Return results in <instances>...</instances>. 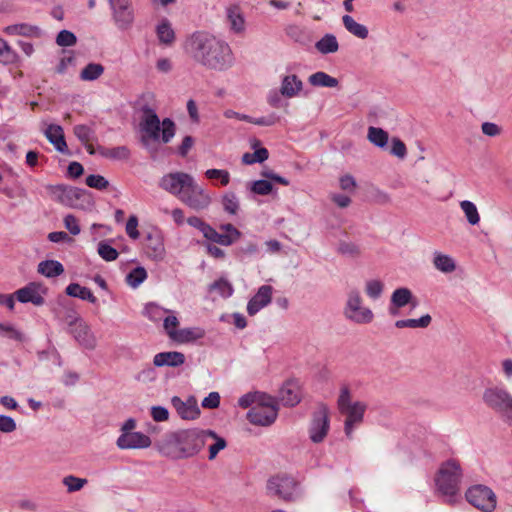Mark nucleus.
Wrapping results in <instances>:
<instances>
[{"instance_id":"obj_1","label":"nucleus","mask_w":512,"mask_h":512,"mask_svg":"<svg viewBox=\"0 0 512 512\" xmlns=\"http://www.w3.org/2000/svg\"><path fill=\"white\" fill-rule=\"evenodd\" d=\"M184 50L195 63L208 70L223 72L235 63L230 45L204 31H196L187 37Z\"/></svg>"},{"instance_id":"obj_2","label":"nucleus","mask_w":512,"mask_h":512,"mask_svg":"<svg viewBox=\"0 0 512 512\" xmlns=\"http://www.w3.org/2000/svg\"><path fill=\"white\" fill-rule=\"evenodd\" d=\"M211 430L183 429L170 432L158 442V451L172 459H183L196 455L207 443Z\"/></svg>"},{"instance_id":"obj_3","label":"nucleus","mask_w":512,"mask_h":512,"mask_svg":"<svg viewBox=\"0 0 512 512\" xmlns=\"http://www.w3.org/2000/svg\"><path fill=\"white\" fill-rule=\"evenodd\" d=\"M141 131L144 133L142 142L148 146V139L168 143L175 135V123L170 118H165L162 123L155 111L149 107L143 109V119L140 123Z\"/></svg>"},{"instance_id":"obj_4","label":"nucleus","mask_w":512,"mask_h":512,"mask_svg":"<svg viewBox=\"0 0 512 512\" xmlns=\"http://www.w3.org/2000/svg\"><path fill=\"white\" fill-rule=\"evenodd\" d=\"M462 469L459 462L450 459L441 464L436 477L435 485L437 490L452 502L460 490Z\"/></svg>"},{"instance_id":"obj_5","label":"nucleus","mask_w":512,"mask_h":512,"mask_svg":"<svg viewBox=\"0 0 512 512\" xmlns=\"http://www.w3.org/2000/svg\"><path fill=\"white\" fill-rule=\"evenodd\" d=\"M339 412L346 416L344 431L351 438L354 426L362 423L367 405L364 402H351V392L347 386H343L337 400Z\"/></svg>"},{"instance_id":"obj_6","label":"nucleus","mask_w":512,"mask_h":512,"mask_svg":"<svg viewBox=\"0 0 512 512\" xmlns=\"http://www.w3.org/2000/svg\"><path fill=\"white\" fill-rule=\"evenodd\" d=\"M50 196L57 202L78 209H85L93 204L88 191L64 184L48 185Z\"/></svg>"},{"instance_id":"obj_7","label":"nucleus","mask_w":512,"mask_h":512,"mask_svg":"<svg viewBox=\"0 0 512 512\" xmlns=\"http://www.w3.org/2000/svg\"><path fill=\"white\" fill-rule=\"evenodd\" d=\"M482 401L487 408L512 426V395L506 389L499 386L488 387L483 391Z\"/></svg>"},{"instance_id":"obj_8","label":"nucleus","mask_w":512,"mask_h":512,"mask_svg":"<svg viewBox=\"0 0 512 512\" xmlns=\"http://www.w3.org/2000/svg\"><path fill=\"white\" fill-rule=\"evenodd\" d=\"M278 415L277 401L274 397L261 394L256 405L247 413L250 423L259 426H269L275 422Z\"/></svg>"},{"instance_id":"obj_9","label":"nucleus","mask_w":512,"mask_h":512,"mask_svg":"<svg viewBox=\"0 0 512 512\" xmlns=\"http://www.w3.org/2000/svg\"><path fill=\"white\" fill-rule=\"evenodd\" d=\"M267 492L286 502L295 501L300 494L299 483L292 476L276 475L268 480Z\"/></svg>"},{"instance_id":"obj_10","label":"nucleus","mask_w":512,"mask_h":512,"mask_svg":"<svg viewBox=\"0 0 512 512\" xmlns=\"http://www.w3.org/2000/svg\"><path fill=\"white\" fill-rule=\"evenodd\" d=\"M343 313L346 319L357 324H368L374 318L371 309L362 306V297L357 289L348 293Z\"/></svg>"},{"instance_id":"obj_11","label":"nucleus","mask_w":512,"mask_h":512,"mask_svg":"<svg viewBox=\"0 0 512 512\" xmlns=\"http://www.w3.org/2000/svg\"><path fill=\"white\" fill-rule=\"evenodd\" d=\"M465 497L471 505L483 512H493L496 509V494L488 486L474 485L466 491Z\"/></svg>"},{"instance_id":"obj_12","label":"nucleus","mask_w":512,"mask_h":512,"mask_svg":"<svg viewBox=\"0 0 512 512\" xmlns=\"http://www.w3.org/2000/svg\"><path fill=\"white\" fill-rule=\"evenodd\" d=\"M330 429L329 411L326 405H320L313 412L309 424V438L313 443H321L326 438Z\"/></svg>"},{"instance_id":"obj_13","label":"nucleus","mask_w":512,"mask_h":512,"mask_svg":"<svg viewBox=\"0 0 512 512\" xmlns=\"http://www.w3.org/2000/svg\"><path fill=\"white\" fill-rule=\"evenodd\" d=\"M181 202L195 211L207 209L211 204L209 193L193 179L181 197Z\"/></svg>"},{"instance_id":"obj_14","label":"nucleus","mask_w":512,"mask_h":512,"mask_svg":"<svg viewBox=\"0 0 512 512\" xmlns=\"http://www.w3.org/2000/svg\"><path fill=\"white\" fill-rule=\"evenodd\" d=\"M193 180V177L185 172H172L164 175L160 181L159 186L169 192L170 194L177 196L181 199L186 188Z\"/></svg>"},{"instance_id":"obj_15","label":"nucleus","mask_w":512,"mask_h":512,"mask_svg":"<svg viewBox=\"0 0 512 512\" xmlns=\"http://www.w3.org/2000/svg\"><path fill=\"white\" fill-rule=\"evenodd\" d=\"M109 4L115 25L121 30L129 29L134 22L131 0H114Z\"/></svg>"},{"instance_id":"obj_16","label":"nucleus","mask_w":512,"mask_h":512,"mask_svg":"<svg viewBox=\"0 0 512 512\" xmlns=\"http://www.w3.org/2000/svg\"><path fill=\"white\" fill-rule=\"evenodd\" d=\"M46 294L47 288L39 282H30L26 286L14 292V295L19 302L32 303L35 306L44 305V295Z\"/></svg>"},{"instance_id":"obj_17","label":"nucleus","mask_w":512,"mask_h":512,"mask_svg":"<svg viewBox=\"0 0 512 512\" xmlns=\"http://www.w3.org/2000/svg\"><path fill=\"white\" fill-rule=\"evenodd\" d=\"M69 327V332L81 346L89 350H93L96 347V337L82 319L75 318L70 321Z\"/></svg>"},{"instance_id":"obj_18","label":"nucleus","mask_w":512,"mask_h":512,"mask_svg":"<svg viewBox=\"0 0 512 512\" xmlns=\"http://www.w3.org/2000/svg\"><path fill=\"white\" fill-rule=\"evenodd\" d=\"M116 444L120 449H143L151 445V439L142 432L122 433Z\"/></svg>"},{"instance_id":"obj_19","label":"nucleus","mask_w":512,"mask_h":512,"mask_svg":"<svg viewBox=\"0 0 512 512\" xmlns=\"http://www.w3.org/2000/svg\"><path fill=\"white\" fill-rule=\"evenodd\" d=\"M273 288L270 285H262L257 293L249 300L247 304V313L250 316L258 313L262 308L266 307L272 300Z\"/></svg>"},{"instance_id":"obj_20","label":"nucleus","mask_w":512,"mask_h":512,"mask_svg":"<svg viewBox=\"0 0 512 512\" xmlns=\"http://www.w3.org/2000/svg\"><path fill=\"white\" fill-rule=\"evenodd\" d=\"M147 255L154 260H162L165 254L163 237L158 230L151 231L145 236Z\"/></svg>"},{"instance_id":"obj_21","label":"nucleus","mask_w":512,"mask_h":512,"mask_svg":"<svg viewBox=\"0 0 512 512\" xmlns=\"http://www.w3.org/2000/svg\"><path fill=\"white\" fill-rule=\"evenodd\" d=\"M278 398L284 406L293 407L301 401L300 387L296 381H286L279 390Z\"/></svg>"},{"instance_id":"obj_22","label":"nucleus","mask_w":512,"mask_h":512,"mask_svg":"<svg viewBox=\"0 0 512 512\" xmlns=\"http://www.w3.org/2000/svg\"><path fill=\"white\" fill-rule=\"evenodd\" d=\"M48 141L55 147V149L63 154H69L68 146L65 141L63 128L60 125L50 124L44 131Z\"/></svg>"},{"instance_id":"obj_23","label":"nucleus","mask_w":512,"mask_h":512,"mask_svg":"<svg viewBox=\"0 0 512 512\" xmlns=\"http://www.w3.org/2000/svg\"><path fill=\"white\" fill-rule=\"evenodd\" d=\"M185 355L178 351L161 352L154 356L153 364L156 367H179L185 363Z\"/></svg>"},{"instance_id":"obj_24","label":"nucleus","mask_w":512,"mask_h":512,"mask_svg":"<svg viewBox=\"0 0 512 512\" xmlns=\"http://www.w3.org/2000/svg\"><path fill=\"white\" fill-rule=\"evenodd\" d=\"M171 403L182 419L193 420L200 414V410L195 403L184 402L178 396L172 397Z\"/></svg>"},{"instance_id":"obj_25","label":"nucleus","mask_w":512,"mask_h":512,"mask_svg":"<svg viewBox=\"0 0 512 512\" xmlns=\"http://www.w3.org/2000/svg\"><path fill=\"white\" fill-rule=\"evenodd\" d=\"M227 19L230 29L236 34H242L245 31V18L240 6L231 5L226 9Z\"/></svg>"},{"instance_id":"obj_26","label":"nucleus","mask_w":512,"mask_h":512,"mask_svg":"<svg viewBox=\"0 0 512 512\" xmlns=\"http://www.w3.org/2000/svg\"><path fill=\"white\" fill-rule=\"evenodd\" d=\"M413 299L412 292L406 288L401 287L396 289L391 296V307L389 309L392 315H396L398 313V309L406 306Z\"/></svg>"},{"instance_id":"obj_27","label":"nucleus","mask_w":512,"mask_h":512,"mask_svg":"<svg viewBox=\"0 0 512 512\" xmlns=\"http://www.w3.org/2000/svg\"><path fill=\"white\" fill-rule=\"evenodd\" d=\"M205 331L199 327L183 328L177 333H170V338L179 343H187L203 338Z\"/></svg>"},{"instance_id":"obj_28","label":"nucleus","mask_w":512,"mask_h":512,"mask_svg":"<svg viewBox=\"0 0 512 512\" xmlns=\"http://www.w3.org/2000/svg\"><path fill=\"white\" fill-rule=\"evenodd\" d=\"M303 83L296 75L285 76L281 83L280 92L283 96L292 98L302 90Z\"/></svg>"},{"instance_id":"obj_29","label":"nucleus","mask_w":512,"mask_h":512,"mask_svg":"<svg viewBox=\"0 0 512 512\" xmlns=\"http://www.w3.org/2000/svg\"><path fill=\"white\" fill-rule=\"evenodd\" d=\"M156 34L161 44L171 46L175 42V32L168 19L164 18L156 26Z\"/></svg>"},{"instance_id":"obj_30","label":"nucleus","mask_w":512,"mask_h":512,"mask_svg":"<svg viewBox=\"0 0 512 512\" xmlns=\"http://www.w3.org/2000/svg\"><path fill=\"white\" fill-rule=\"evenodd\" d=\"M0 62L4 65L20 66L21 59L15 50L2 38H0Z\"/></svg>"},{"instance_id":"obj_31","label":"nucleus","mask_w":512,"mask_h":512,"mask_svg":"<svg viewBox=\"0 0 512 512\" xmlns=\"http://www.w3.org/2000/svg\"><path fill=\"white\" fill-rule=\"evenodd\" d=\"M37 271L47 278H53L61 275L64 272V267L57 260H45L38 264Z\"/></svg>"},{"instance_id":"obj_32","label":"nucleus","mask_w":512,"mask_h":512,"mask_svg":"<svg viewBox=\"0 0 512 512\" xmlns=\"http://www.w3.org/2000/svg\"><path fill=\"white\" fill-rule=\"evenodd\" d=\"M65 292L68 296L76 297L81 300H86L93 304L97 302V298L94 296L91 290L88 289L87 287L79 285L78 283L69 284L66 287Z\"/></svg>"},{"instance_id":"obj_33","label":"nucleus","mask_w":512,"mask_h":512,"mask_svg":"<svg viewBox=\"0 0 512 512\" xmlns=\"http://www.w3.org/2000/svg\"><path fill=\"white\" fill-rule=\"evenodd\" d=\"M342 22L346 30L352 35L360 39H366L368 37L369 32L367 27L356 22L352 16L344 15L342 17Z\"/></svg>"},{"instance_id":"obj_34","label":"nucleus","mask_w":512,"mask_h":512,"mask_svg":"<svg viewBox=\"0 0 512 512\" xmlns=\"http://www.w3.org/2000/svg\"><path fill=\"white\" fill-rule=\"evenodd\" d=\"M315 48L322 54H330L338 51L339 44L333 34H326L316 42Z\"/></svg>"},{"instance_id":"obj_35","label":"nucleus","mask_w":512,"mask_h":512,"mask_svg":"<svg viewBox=\"0 0 512 512\" xmlns=\"http://www.w3.org/2000/svg\"><path fill=\"white\" fill-rule=\"evenodd\" d=\"M309 83L316 87L333 88L338 85V80L325 72L319 71L309 76Z\"/></svg>"},{"instance_id":"obj_36","label":"nucleus","mask_w":512,"mask_h":512,"mask_svg":"<svg viewBox=\"0 0 512 512\" xmlns=\"http://www.w3.org/2000/svg\"><path fill=\"white\" fill-rule=\"evenodd\" d=\"M98 152L103 157L116 160H127L130 157V150L126 146L114 148L99 147Z\"/></svg>"},{"instance_id":"obj_37","label":"nucleus","mask_w":512,"mask_h":512,"mask_svg":"<svg viewBox=\"0 0 512 512\" xmlns=\"http://www.w3.org/2000/svg\"><path fill=\"white\" fill-rule=\"evenodd\" d=\"M5 33L8 35H23V36H39L40 29L36 26L28 24H15L5 28Z\"/></svg>"},{"instance_id":"obj_38","label":"nucleus","mask_w":512,"mask_h":512,"mask_svg":"<svg viewBox=\"0 0 512 512\" xmlns=\"http://www.w3.org/2000/svg\"><path fill=\"white\" fill-rule=\"evenodd\" d=\"M367 138L375 146L384 148L388 143L389 135L382 128L371 126L368 128Z\"/></svg>"},{"instance_id":"obj_39","label":"nucleus","mask_w":512,"mask_h":512,"mask_svg":"<svg viewBox=\"0 0 512 512\" xmlns=\"http://www.w3.org/2000/svg\"><path fill=\"white\" fill-rule=\"evenodd\" d=\"M433 264L436 269L443 273H451L456 269L454 260L450 256L441 253L435 254Z\"/></svg>"},{"instance_id":"obj_40","label":"nucleus","mask_w":512,"mask_h":512,"mask_svg":"<svg viewBox=\"0 0 512 512\" xmlns=\"http://www.w3.org/2000/svg\"><path fill=\"white\" fill-rule=\"evenodd\" d=\"M460 208L465 214V217L470 225H477L480 222V216L476 205L469 201L463 200L460 202Z\"/></svg>"},{"instance_id":"obj_41","label":"nucleus","mask_w":512,"mask_h":512,"mask_svg":"<svg viewBox=\"0 0 512 512\" xmlns=\"http://www.w3.org/2000/svg\"><path fill=\"white\" fill-rule=\"evenodd\" d=\"M104 72V67L98 63H89L86 65L81 73L80 78L83 81H94L98 79Z\"/></svg>"},{"instance_id":"obj_42","label":"nucleus","mask_w":512,"mask_h":512,"mask_svg":"<svg viewBox=\"0 0 512 512\" xmlns=\"http://www.w3.org/2000/svg\"><path fill=\"white\" fill-rule=\"evenodd\" d=\"M147 278V272L143 267H136L126 276V282L132 288L138 287Z\"/></svg>"},{"instance_id":"obj_43","label":"nucleus","mask_w":512,"mask_h":512,"mask_svg":"<svg viewBox=\"0 0 512 512\" xmlns=\"http://www.w3.org/2000/svg\"><path fill=\"white\" fill-rule=\"evenodd\" d=\"M269 157V152L266 148H259L255 150L253 153H245L242 156V162L244 164L250 165L256 162L262 163L267 160Z\"/></svg>"},{"instance_id":"obj_44","label":"nucleus","mask_w":512,"mask_h":512,"mask_svg":"<svg viewBox=\"0 0 512 512\" xmlns=\"http://www.w3.org/2000/svg\"><path fill=\"white\" fill-rule=\"evenodd\" d=\"M204 237L212 242H215V243L223 245V246H229V245L233 244L230 236H226L224 233L217 232L211 226H209L208 229H206V233L204 234Z\"/></svg>"},{"instance_id":"obj_45","label":"nucleus","mask_w":512,"mask_h":512,"mask_svg":"<svg viewBox=\"0 0 512 512\" xmlns=\"http://www.w3.org/2000/svg\"><path fill=\"white\" fill-rule=\"evenodd\" d=\"M97 252L103 260L108 262L116 260L119 255L118 251L115 248H113L111 245L107 244L104 241H101L98 244Z\"/></svg>"},{"instance_id":"obj_46","label":"nucleus","mask_w":512,"mask_h":512,"mask_svg":"<svg viewBox=\"0 0 512 512\" xmlns=\"http://www.w3.org/2000/svg\"><path fill=\"white\" fill-rule=\"evenodd\" d=\"M337 251L338 253L349 257H358L361 253L360 248L357 244L346 241H341L338 244Z\"/></svg>"},{"instance_id":"obj_47","label":"nucleus","mask_w":512,"mask_h":512,"mask_svg":"<svg viewBox=\"0 0 512 512\" xmlns=\"http://www.w3.org/2000/svg\"><path fill=\"white\" fill-rule=\"evenodd\" d=\"M223 208L230 214H236L239 209V201L232 192L226 193L222 199Z\"/></svg>"},{"instance_id":"obj_48","label":"nucleus","mask_w":512,"mask_h":512,"mask_svg":"<svg viewBox=\"0 0 512 512\" xmlns=\"http://www.w3.org/2000/svg\"><path fill=\"white\" fill-rule=\"evenodd\" d=\"M0 335L6 336L9 339L23 342L24 341V335L22 332L17 330L13 325L10 324H2L0 323Z\"/></svg>"},{"instance_id":"obj_49","label":"nucleus","mask_w":512,"mask_h":512,"mask_svg":"<svg viewBox=\"0 0 512 512\" xmlns=\"http://www.w3.org/2000/svg\"><path fill=\"white\" fill-rule=\"evenodd\" d=\"M167 312V310L161 308L160 306L149 303L145 306L144 314L152 321H159L163 317V315Z\"/></svg>"},{"instance_id":"obj_50","label":"nucleus","mask_w":512,"mask_h":512,"mask_svg":"<svg viewBox=\"0 0 512 512\" xmlns=\"http://www.w3.org/2000/svg\"><path fill=\"white\" fill-rule=\"evenodd\" d=\"M86 483V479L78 478L72 475L66 476L63 479V484L67 487L69 492L79 491Z\"/></svg>"},{"instance_id":"obj_51","label":"nucleus","mask_w":512,"mask_h":512,"mask_svg":"<svg viewBox=\"0 0 512 512\" xmlns=\"http://www.w3.org/2000/svg\"><path fill=\"white\" fill-rule=\"evenodd\" d=\"M205 176L208 178V179H211V180H214V179H219L221 181V184L223 186H226L229 184V181H230V174L227 170H222V169H208L206 172H205Z\"/></svg>"},{"instance_id":"obj_52","label":"nucleus","mask_w":512,"mask_h":512,"mask_svg":"<svg viewBox=\"0 0 512 512\" xmlns=\"http://www.w3.org/2000/svg\"><path fill=\"white\" fill-rule=\"evenodd\" d=\"M85 182L87 186L97 190H104L109 186L108 180L101 175L91 174L86 177Z\"/></svg>"},{"instance_id":"obj_53","label":"nucleus","mask_w":512,"mask_h":512,"mask_svg":"<svg viewBox=\"0 0 512 512\" xmlns=\"http://www.w3.org/2000/svg\"><path fill=\"white\" fill-rule=\"evenodd\" d=\"M383 291V283L379 280H370L366 283L365 292L372 298L377 299L381 296Z\"/></svg>"},{"instance_id":"obj_54","label":"nucleus","mask_w":512,"mask_h":512,"mask_svg":"<svg viewBox=\"0 0 512 512\" xmlns=\"http://www.w3.org/2000/svg\"><path fill=\"white\" fill-rule=\"evenodd\" d=\"M74 134L81 143H88L94 134V131L87 125H76L74 127Z\"/></svg>"},{"instance_id":"obj_55","label":"nucleus","mask_w":512,"mask_h":512,"mask_svg":"<svg viewBox=\"0 0 512 512\" xmlns=\"http://www.w3.org/2000/svg\"><path fill=\"white\" fill-rule=\"evenodd\" d=\"M209 439H214L215 442L209 446V460H213L219 451L226 447V441L224 438L219 437L215 432L214 436H209Z\"/></svg>"},{"instance_id":"obj_56","label":"nucleus","mask_w":512,"mask_h":512,"mask_svg":"<svg viewBox=\"0 0 512 512\" xmlns=\"http://www.w3.org/2000/svg\"><path fill=\"white\" fill-rule=\"evenodd\" d=\"M212 290H217L222 297H230L233 294L232 285L225 279H219L211 285Z\"/></svg>"},{"instance_id":"obj_57","label":"nucleus","mask_w":512,"mask_h":512,"mask_svg":"<svg viewBox=\"0 0 512 512\" xmlns=\"http://www.w3.org/2000/svg\"><path fill=\"white\" fill-rule=\"evenodd\" d=\"M272 184L268 180H257L251 184V191L258 195H268L272 191Z\"/></svg>"},{"instance_id":"obj_58","label":"nucleus","mask_w":512,"mask_h":512,"mask_svg":"<svg viewBox=\"0 0 512 512\" xmlns=\"http://www.w3.org/2000/svg\"><path fill=\"white\" fill-rule=\"evenodd\" d=\"M76 41V36L68 30L60 31L56 37V43L62 47L72 46Z\"/></svg>"},{"instance_id":"obj_59","label":"nucleus","mask_w":512,"mask_h":512,"mask_svg":"<svg viewBox=\"0 0 512 512\" xmlns=\"http://www.w3.org/2000/svg\"><path fill=\"white\" fill-rule=\"evenodd\" d=\"M390 152L392 155H394L400 159H403V158H405V156L407 154L406 145L404 144V142L402 140L394 137L392 139V147H391Z\"/></svg>"},{"instance_id":"obj_60","label":"nucleus","mask_w":512,"mask_h":512,"mask_svg":"<svg viewBox=\"0 0 512 512\" xmlns=\"http://www.w3.org/2000/svg\"><path fill=\"white\" fill-rule=\"evenodd\" d=\"M64 226L72 235H78L81 231L77 218L72 214L64 217Z\"/></svg>"},{"instance_id":"obj_61","label":"nucleus","mask_w":512,"mask_h":512,"mask_svg":"<svg viewBox=\"0 0 512 512\" xmlns=\"http://www.w3.org/2000/svg\"><path fill=\"white\" fill-rule=\"evenodd\" d=\"M138 226V218L135 215H131L126 223V233L131 239L139 238V231L137 229Z\"/></svg>"},{"instance_id":"obj_62","label":"nucleus","mask_w":512,"mask_h":512,"mask_svg":"<svg viewBox=\"0 0 512 512\" xmlns=\"http://www.w3.org/2000/svg\"><path fill=\"white\" fill-rule=\"evenodd\" d=\"M16 430V422L10 416L0 415V431L11 433Z\"/></svg>"},{"instance_id":"obj_63","label":"nucleus","mask_w":512,"mask_h":512,"mask_svg":"<svg viewBox=\"0 0 512 512\" xmlns=\"http://www.w3.org/2000/svg\"><path fill=\"white\" fill-rule=\"evenodd\" d=\"M151 416L156 422H163L169 419V411L163 406H153Z\"/></svg>"},{"instance_id":"obj_64","label":"nucleus","mask_w":512,"mask_h":512,"mask_svg":"<svg viewBox=\"0 0 512 512\" xmlns=\"http://www.w3.org/2000/svg\"><path fill=\"white\" fill-rule=\"evenodd\" d=\"M220 405V395L218 392H211L202 401V407L215 409Z\"/></svg>"}]
</instances>
